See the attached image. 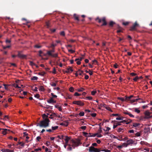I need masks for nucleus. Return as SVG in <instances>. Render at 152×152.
Listing matches in <instances>:
<instances>
[{"instance_id":"obj_44","label":"nucleus","mask_w":152,"mask_h":152,"mask_svg":"<svg viewBox=\"0 0 152 152\" xmlns=\"http://www.w3.org/2000/svg\"><path fill=\"white\" fill-rule=\"evenodd\" d=\"M126 120L127 121V123H126V124H128L132 122V120L130 119Z\"/></svg>"},{"instance_id":"obj_30","label":"nucleus","mask_w":152,"mask_h":152,"mask_svg":"<svg viewBox=\"0 0 152 152\" xmlns=\"http://www.w3.org/2000/svg\"><path fill=\"white\" fill-rule=\"evenodd\" d=\"M39 90L41 91H44V88L42 86H40L39 87Z\"/></svg>"},{"instance_id":"obj_35","label":"nucleus","mask_w":152,"mask_h":152,"mask_svg":"<svg viewBox=\"0 0 152 152\" xmlns=\"http://www.w3.org/2000/svg\"><path fill=\"white\" fill-rule=\"evenodd\" d=\"M69 91L71 92H73L74 91V88L73 87H71L69 88Z\"/></svg>"},{"instance_id":"obj_47","label":"nucleus","mask_w":152,"mask_h":152,"mask_svg":"<svg viewBox=\"0 0 152 152\" xmlns=\"http://www.w3.org/2000/svg\"><path fill=\"white\" fill-rule=\"evenodd\" d=\"M11 46L10 45H7V46H3V48L4 49H6L7 48H9Z\"/></svg>"},{"instance_id":"obj_25","label":"nucleus","mask_w":152,"mask_h":152,"mask_svg":"<svg viewBox=\"0 0 152 152\" xmlns=\"http://www.w3.org/2000/svg\"><path fill=\"white\" fill-rule=\"evenodd\" d=\"M58 126H52L51 127V129L53 131L56 130L58 129Z\"/></svg>"},{"instance_id":"obj_56","label":"nucleus","mask_w":152,"mask_h":152,"mask_svg":"<svg viewBox=\"0 0 152 152\" xmlns=\"http://www.w3.org/2000/svg\"><path fill=\"white\" fill-rule=\"evenodd\" d=\"M139 125V124L137 123H134L133 124V126L135 127H136L138 126Z\"/></svg>"},{"instance_id":"obj_50","label":"nucleus","mask_w":152,"mask_h":152,"mask_svg":"<svg viewBox=\"0 0 152 152\" xmlns=\"http://www.w3.org/2000/svg\"><path fill=\"white\" fill-rule=\"evenodd\" d=\"M101 151H104L105 152H111V151L110 150L107 149H104L102 150Z\"/></svg>"},{"instance_id":"obj_11","label":"nucleus","mask_w":152,"mask_h":152,"mask_svg":"<svg viewBox=\"0 0 152 152\" xmlns=\"http://www.w3.org/2000/svg\"><path fill=\"white\" fill-rule=\"evenodd\" d=\"M121 125L120 124V123L119 122H118L117 121V122H116L115 123H114V124L113 126V129H114L116 128L118 126H120Z\"/></svg>"},{"instance_id":"obj_19","label":"nucleus","mask_w":152,"mask_h":152,"mask_svg":"<svg viewBox=\"0 0 152 152\" xmlns=\"http://www.w3.org/2000/svg\"><path fill=\"white\" fill-rule=\"evenodd\" d=\"M50 21L49 20L45 22V25L47 28H49L50 26Z\"/></svg>"},{"instance_id":"obj_58","label":"nucleus","mask_w":152,"mask_h":152,"mask_svg":"<svg viewBox=\"0 0 152 152\" xmlns=\"http://www.w3.org/2000/svg\"><path fill=\"white\" fill-rule=\"evenodd\" d=\"M127 121L126 119V120H124L122 121H120V123H125L126 124V123H127Z\"/></svg>"},{"instance_id":"obj_21","label":"nucleus","mask_w":152,"mask_h":152,"mask_svg":"<svg viewBox=\"0 0 152 152\" xmlns=\"http://www.w3.org/2000/svg\"><path fill=\"white\" fill-rule=\"evenodd\" d=\"M50 115V116L49 117V118L51 119H52L53 117L56 116V114L55 113H52Z\"/></svg>"},{"instance_id":"obj_5","label":"nucleus","mask_w":152,"mask_h":152,"mask_svg":"<svg viewBox=\"0 0 152 152\" xmlns=\"http://www.w3.org/2000/svg\"><path fill=\"white\" fill-rule=\"evenodd\" d=\"M101 151L100 149H98L94 147L91 146L89 147V152H99Z\"/></svg>"},{"instance_id":"obj_28","label":"nucleus","mask_w":152,"mask_h":152,"mask_svg":"<svg viewBox=\"0 0 152 152\" xmlns=\"http://www.w3.org/2000/svg\"><path fill=\"white\" fill-rule=\"evenodd\" d=\"M38 78L37 77L33 76L31 78V80H37Z\"/></svg>"},{"instance_id":"obj_12","label":"nucleus","mask_w":152,"mask_h":152,"mask_svg":"<svg viewBox=\"0 0 152 152\" xmlns=\"http://www.w3.org/2000/svg\"><path fill=\"white\" fill-rule=\"evenodd\" d=\"M68 67H69L67 68V71H65V73H69L70 72V71H71V72L73 71V70L71 67L69 66Z\"/></svg>"},{"instance_id":"obj_63","label":"nucleus","mask_w":152,"mask_h":152,"mask_svg":"<svg viewBox=\"0 0 152 152\" xmlns=\"http://www.w3.org/2000/svg\"><path fill=\"white\" fill-rule=\"evenodd\" d=\"M86 98L89 100H91L92 99V97L91 96H87Z\"/></svg>"},{"instance_id":"obj_14","label":"nucleus","mask_w":152,"mask_h":152,"mask_svg":"<svg viewBox=\"0 0 152 152\" xmlns=\"http://www.w3.org/2000/svg\"><path fill=\"white\" fill-rule=\"evenodd\" d=\"M134 142V141L132 139H130L129 140H128L127 141V143L128 145H129L131 144H132Z\"/></svg>"},{"instance_id":"obj_8","label":"nucleus","mask_w":152,"mask_h":152,"mask_svg":"<svg viewBox=\"0 0 152 152\" xmlns=\"http://www.w3.org/2000/svg\"><path fill=\"white\" fill-rule=\"evenodd\" d=\"M47 54L49 56H51L52 57L54 58H57L58 57V53H56L54 54H52L50 53V52H47Z\"/></svg>"},{"instance_id":"obj_37","label":"nucleus","mask_w":152,"mask_h":152,"mask_svg":"<svg viewBox=\"0 0 152 152\" xmlns=\"http://www.w3.org/2000/svg\"><path fill=\"white\" fill-rule=\"evenodd\" d=\"M84 90H85L84 88H80V89H77V91L78 92H81V91H84Z\"/></svg>"},{"instance_id":"obj_39","label":"nucleus","mask_w":152,"mask_h":152,"mask_svg":"<svg viewBox=\"0 0 152 152\" xmlns=\"http://www.w3.org/2000/svg\"><path fill=\"white\" fill-rule=\"evenodd\" d=\"M18 144L21 145V146L23 147L24 146V143L22 142H18Z\"/></svg>"},{"instance_id":"obj_2","label":"nucleus","mask_w":152,"mask_h":152,"mask_svg":"<svg viewBox=\"0 0 152 152\" xmlns=\"http://www.w3.org/2000/svg\"><path fill=\"white\" fill-rule=\"evenodd\" d=\"M80 143V141L79 140L75 141L73 140H70V144L73 148H75V147L78 146Z\"/></svg>"},{"instance_id":"obj_9","label":"nucleus","mask_w":152,"mask_h":152,"mask_svg":"<svg viewBox=\"0 0 152 152\" xmlns=\"http://www.w3.org/2000/svg\"><path fill=\"white\" fill-rule=\"evenodd\" d=\"M2 130H3L2 132V133L4 135H5L7 133H8L7 131H10V130L8 129H2Z\"/></svg>"},{"instance_id":"obj_23","label":"nucleus","mask_w":152,"mask_h":152,"mask_svg":"<svg viewBox=\"0 0 152 152\" xmlns=\"http://www.w3.org/2000/svg\"><path fill=\"white\" fill-rule=\"evenodd\" d=\"M115 23L113 21H110L109 23V25L110 27H113Z\"/></svg>"},{"instance_id":"obj_40","label":"nucleus","mask_w":152,"mask_h":152,"mask_svg":"<svg viewBox=\"0 0 152 152\" xmlns=\"http://www.w3.org/2000/svg\"><path fill=\"white\" fill-rule=\"evenodd\" d=\"M51 94L52 96L51 98H53H53H56L57 97V96L56 95H54L53 93H51Z\"/></svg>"},{"instance_id":"obj_46","label":"nucleus","mask_w":152,"mask_h":152,"mask_svg":"<svg viewBox=\"0 0 152 152\" xmlns=\"http://www.w3.org/2000/svg\"><path fill=\"white\" fill-rule=\"evenodd\" d=\"M50 85L53 87H55L56 86V84L53 82L51 83H50Z\"/></svg>"},{"instance_id":"obj_55","label":"nucleus","mask_w":152,"mask_h":152,"mask_svg":"<svg viewBox=\"0 0 152 152\" xmlns=\"http://www.w3.org/2000/svg\"><path fill=\"white\" fill-rule=\"evenodd\" d=\"M130 75L132 76H135L137 75V74L134 72H132L130 74Z\"/></svg>"},{"instance_id":"obj_33","label":"nucleus","mask_w":152,"mask_h":152,"mask_svg":"<svg viewBox=\"0 0 152 152\" xmlns=\"http://www.w3.org/2000/svg\"><path fill=\"white\" fill-rule=\"evenodd\" d=\"M45 74V72H39L38 74L41 76H43Z\"/></svg>"},{"instance_id":"obj_64","label":"nucleus","mask_w":152,"mask_h":152,"mask_svg":"<svg viewBox=\"0 0 152 152\" xmlns=\"http://www.w3.org/2000/svg\"><path fill=\"white\" fill-rule=\"evenodd\" d=\"M74 95L75 96H78L80 95V94L77 92H75Z\"/></svg>"},{"instance_id":"obj_24","label":"nucleus","mask_w":152,"mask_h":152,"mask_svg":"<svg viewBox=\"0 0 152 152\" xmlns=\"http://www.w3.org/2000/svg\"><path fill=\"white\" fill-rule=\"evenodd\" d=\"M66 99H71L72 98V96L71 95H69V94H67L66 95V97H64Z\"/></svg>"},{"instance_id":"obj_6","label":"nucleus","mask_w":152,"mask_h":152,"mask_svg":"<svg viewBox=\"0 0 152 152\" xmlns=\"http://www.w3.org/2000/svg\"><path fill=\"white\" fill-rule=\"evenodd\" d=\"M139 26V25L137 23V22L136 21L133 24L132 26L130 27V30L131 31L136 30V28Z\"/></svg>"},{"instance_id":"obj_52","label":"nucleus","mask_w":152,"mask_h":152,"mask_svg":"<svg viewBox=\"0 0 152 152\" xmlns=\"http://www.w3.org/2000/svg\"><path fill=\"white\" fill-rule=\"evenodd\" d=\"M134 111L135 112L137 113H139L140 112V110H138L137 108H135V109Z\"/></svg>"},{"instance_id":"obj_32","label":"nucleus","mask_w":152,"mask_h":152,"mask_svg":"<svg viewBox=\"0 0 152 152\" xmlns=\"http://www.w3.org/2000/svg\"><path fill=\"white\" fill-rule=\"evenodd\" d=\"M118 99L121 100L122 102H124L125 101H127V100H125V99H124V98L123 97H119Z\"/></svg>"},{"instance_id":"obj_53","label":"nucleus","mask_w":152,"mask_h":152,"mask_svg":"<svg viewBox=\"0 0 152 152\" xmlns=\"http://www.w3.org/2000/svg\"><path fill=\"white\" fill-rule=\"evenodd\" d=\"M96 93V91H91V94L92 95H94Z\"/></svg>"},{"instance_id":"obj_15","label":"nucleus","mask_w":152,"mask_h":152,"mask_svg":"<svg viewBox=\"0 0 152 152\" xmlns=\"http://www.w3.org/2000/svg\"><path fill=\"white\" fill-rule=\"evenodd\" d=\"M134 97V96L132 95H131L129 96H125V100H127V101H129L131 100V99L133 97Z\"/></svg>"},{"instance_id":"obj_17","label":"nucleus","mask_w":152,"mask_h":152,"mask_svg":"<svg viewBox=\"0 0 152 152\" xmlns=\"http://www.w3.org/2000/svg\"><path fill=\"white\" fill-rule=\"evenodd\" d=\"M70 139L68 137V136H65V137L64 138V140L65 141V143L66 144H68L69 142V140Z\"/></svg>"},{"instance_id":"obj_41","label":"nucleus","mask_w":152,"mask_h":152,"mask_svg":"<svg viewBox=\"0 0 152 152\" xmlns=\"http://www.w3.org/2000/svg\"><path fill=\"white\" fill-rule=\"evenodd\" d=\"M86 126H81L80 127V128L81 129H82L84 131L86 129Z\"/></svg>"},{"instance_id":"obj_49","label":"nucleus","mask_w":152,"mask_h":152,"mask_svg":"<svg viewBox=\"0 0 152 152\" xmlns=\"http://www.w3.org/2000/svg\"><path fill=\"white\" fill-rule=\"evenodd\" d=\"M83 74L85 75V79L86 80L88 79L89 78L88 76L86 75V74L83 73Z\"/></svg>"},{"instance_id":"obj_36","label":"nucleus","mask_w":152,"mask_h":152,"mask_svg":"<svg viewBox=\"0 0 152 152\" xmlns=\"http://www.w3.org/2000/svg\"><path fill=\"white\" fill-rule=\"evenodd\" d=\"M124 117H117L116 118V119L117 120H123Z\"/></svg>"},{"instance_id":"obj_31","label":"nucleus","mask_w":152,"mask_h":152,"mask_svg":"<svg viewBox=\"0 0 152 152\" xmlns=\"http://www.w3.org/2000/svg\"><path fill=\"white\" fill-rule=\"evenodd\" d=\"M68 146L69 147L67 148V150L69 151H71L72 149V148L71 147V146H72L71 145L69 144L68 145Z\"/></svg>"},{"instance_id":"obj_27","label":"nucleus","mask_w":152,"mask_h":152,"mask_svg":"<svg viewBox=\"0 0 152 152\" xmlns=\"http://www.w3.org/2000/svg\"><path fill=\"white\" fill-rule=\"evenodd\" d=\"M64 136L62 135H58L57 136V137L59 138V139H64Z\"/></svg>"},{"instance_id":"obj_3","label":"nucleus","mask_w":152,"mask_h":152,"mask_svg":"<svg viewBox=\"0 0 152 152\" xmlns=\"http://www.w3.org/2000/svg\"><path fill=\"white\" fill-rule=\"evenodd\" d=\"M96 20H98L99 23H100L102 21L103 22V24L102 25V26H106L107 25V23L106 20V18L105 17H103L101 19L99 18V17H97L95 19Z\"/></svg>"},{"instance_id":"obj_13","label":"nucleus","mask_w":152,"mask_h":152,"mask_svg":"<svg viewBox=\"0 0 152 152\" xmlns=\"http://www.w3.org/2000/svg\"><path fill=\"white\" fill-rule=\"evenodd\" d=\"M1 151L3 152H14V150H10L8 149H2Z\"/></svg>"},{"instance_id":"obj_45","label":"nucleus","mask_w":152,"mask_h":152,"mask_svg":"<svg viewBox=\"0 0 152 152\" xmlns=\"http://www.w3.org/2000/svg\"><path fill=\"white\" fill-rule=\"evenodd\" d=\"M139 79V77L138 76L136 77L133 80L135 81H137V80Z\"/></svg>"},{"instance_id":"obj_20","label":"nucleus","mask_w":152,"mask_h":152,"mask_svg":"<svg viewBox=\"0 0 152 152\" xmlns=\"http://www.w3.org/2000/svg\"><path fill=\"white\" fill-rule=\"evenodd\" d=\"M73 17L75 20L77 21H79V20L78 18V16L77 14H75L74 15Z\"/></svg>"},{"instance_id":"obj_54","label":"nucleus","mask_w":152,"mask_h":152,"mask_svg":"<svg viewBox=\"0 0 152 152\" xmlns=\"http://www.w3.org/2000/svg\"><path fill=\"white\" fill-rule=\"evenodd\" d=\"M122 145H123V146H124L125 147H126L128 145L127 143L126 142L123 143Z\"/></svg>"},{"instance_id":"obj_18","label":"nucleus","mask_w":152,"mask_h":152,"mask_svg":"<svg viewBox=\"0 0 152 152\" xmlns=\"http://www.w3.org/2000/svg\"><path fill=\"white\" fill-rule=\"evenodd\" d=\"M60 125L67 126L68 125V122L67 121H64V122L60 123Z\"/></svg>"},{"instance_id":"obj_48","label":"nucleus","mask_w":152,"mask_h":152,"mask_svg":"<svg viewBox=\"0 0 152 152\" xmlns=\"http://www.w3.org/2000/svg\"><path fill=\"white\" fill-rule=\"evenodd\" d=\"M84 112H80L79 114V115L80 116H83L84 115Z\"/></svg>"},{"instance_id":"obj_16","label":"nucleus","mask_w":152,"mask_h":152,"mask_svg":"<svg viewBox=\"0 0 152 152\" xmlns=\"http://www.w3.org/2000/svg\"><path fill=\"white\" fill-rule=\"evenodd\" d=\"M83 134L84 135H85L86 137H91V133H88L87 132H83Z\"/></svg>"},{"instance_id":"obj_57","label":"nucleus","mask_w":152,"mask_h":152,"mask_svg":"<svg viewBox=\"0 0 152 152\" xmlns=\"http://www.w3.org/2000/svg\"><path fill=\"white\" fill-rule=\"evenodd\" d=\"M34 47L37 48H40L41 47V46L40 45H35Z\"/></svg>"},{"instance_id":"obj_22","label":"nucleus","mask_w":152,"mask_h":152,"mask_svg":"<svg viewBox=\"0 0 152 152\" xmlns=\"http://www.w3.org/2000/svg\"><path fill=\"white\" fill-rule=\"evenodd\" d=\"M53 98H50V99L47 100V102L49 103H52L53 101Z\"/></svg>"},{"instance_id":"obj_62","label":"nucleus","mask_w":152,"mask_h":152,"mask_svg":"<svg viewBox=\"0 0 152 152\" xmlns=\"http://www.w3.org/2000/svg\"><path fill=\"white\" fill-rule=\"evenodd\" d=\"M57 45L56 44H54V43H52L51 45V48H53V47H55Z\"/></svg>"},{"instance_id":"obj_10","label":"nucleus","mask_w":152,"mask_h":152,"mask_svg":"<svg viewBox=\"0 0 152 152\" xmlns=\"http://www.w3.org/2000/svg\"><path fill=\"white\" fill-rule=\"evenodd\" d=\"M17 56L21 58H25L26 57V56L21 54L20 52H18V54Z\"/></svg>"},{"instance_id":"obj_51","label":"nucleus","mask_w":152,"mask_h":152,"mask_svg":"<svg viewBox=\"0 0 152 152\" xmlns=\"http://www.w3.org/2000/svg\"><path fill=\"white\" fill-rule=\"evenodd\" d=\"M107 129L105 130V129H104L103 130L105 132H107L109 131L110 129V127H107Z\"/></svg>"},{"instance_id":"obj_43","label":"nucleus","mask_w":152,"mask_h":152,"mask_svg":"<svg viewBox=\"0 0 152 152\" xmlns=\"http://www.w3.org/2000/svg\"><path fill=\"white\" fill-rule=\"evenodd\" d=\"M129 24V22H124L122 23L123 25L125 26H127V25H128Z\"/></svg>"},{"instance_id":"obj_60","label":"nucleus","mask_w":152,"mask_h":152,"mask_svg":"<svg viewBox=\"0 0 152 152\" xmlns=\"http://www.w3.org/2000/svg\"><path fill=\"white\" fill-rule=\"evenodd\" d=\"M60 34L63 36H64L65 34L64 31H62L60 33Z\"/></svg>"},{"instance_id":"obj_42","label":"nucleus","mask_w":152,"mask_h":152,"mask_svg":"<svg viewBox=\"0 0 152 152\" xmlns=\"http://www.w3.org/2000/svg\"><path fill=\"white\" fill-rule=\"evenodd\" d=\"M135 135L136 136L139 137L141 135V133L138 132L135 133Z\"/></svg>"},{"instance_id":"obj_4","label":"nucleus","mask_w":152,"mask_h":152,"mask_svg":"<svg viewBox=\"0 0 152 152\" xmlns=\"http://www.w3.org/2000/svg\"><path fill=\"white\" fill-rule=\"evenodd\" d=\"M144 114L145 115V118L146 119H148L152 118V112H150L147 110L145 112Z\"/></svg>"},{"instance_id":"obj_34","label":"nucleus","mask_w":152,"mask_h":152,"mask_svg":"<svg viewBox=\"0 0 152 152\" xmlns=\"http://www.w3.org/2000/svg\"><path fill=\"white\" fill-rule=\"evenodd\" d=\"M105 108L106 109H107V110L109 111H110L113 112L112 110L109 107L106 106V107H105Z\"/></svg>"},{"instance_id":"obj_61","label":"nucleus","mask_w":152,"mask_h":152,"mask_svg":"<svg viewBox=\"0 0 152 152\" xmlns=\"http://www.w3.org/2000/svg\"><path fill=\"white\" fill-rule=\"evenodd\" d=\"M30 64L31 66H34V65H35V64L32 61H30Z\"/></svg>"},{"instance_id":"obj_7","label":"nucleus","mask_w":152,"mask_h":152,"mask_svg":"<svg viewBox=\"0 0 152 152\" xmlns=\"http://www.w3.org/2000/svg\"><path fill=\"white\" fill-rule=\"evenodd\" d=\"M72 103L80 106H82L84 105V103L80 101H74L72 102Z\"/></svg>"},{"instance_id":"obj_1","label":"nucleus","mask_w":152,"mask_h":152,"mask_svg":"<svg viewBox=\"0 0 152 152\" xmlns=\"http://www.w3.org/2000/svg\"><path fill=\"white\" fill-rule=\"evenodd\" d=\"M49 122L50 120L48 118H45L43 120L40 121L39 123H37V126L45 128L49 126Z\"/></svg>"},{"instance_id":"obj_26","label":"nucleus","mask_w":152,"mask_h":152,"mask_svg":"<svg viewBox=\"0 0 152 152\" xmlns=\"http://www.w3.org/2000/svg\"><path fill=\"white\" fill-rule=\"evenodd\" d=\"M42 117L43 119H44L45 118H48V115H46L45 114H44L42 115Z\"/></svg>"},{"instance_id":"obj_59","label":"nucleus","mask_w":152,"mask_h":152,"mask_svg":"<svg viewBox=\"0 0 152 152\" xmlns=\"http://www.w3.org/2000/svg\"><path fill=\"white\" fill-rule=\"evenodd\" d=\"M146 143V142H144V141H141L140 142V144L141 145H145Z\"/></svg>"},{"instance_id":"obj_29","label":"nucleus","mask_w":152,"mask_h":152,"mask_svg":"<svg viewBox=\"0 0 152 152\" xmlns=\"http://www.w3.org/2000/svg\"><path fill=\"white\" fill-rule=\"evenodd\" d=\"M117 132H123L124 131V129L121 128H119L117 130Z\"/></svg>"},{"instance_id":"obj_38","label":"nucleus","mask_w":152,"mask_h":152,"mask_svg":"<svg viewBox=\"0 0 152 152\" xmlns=\"http://www.w3.org/2000/svg\"><path fill=\"white\" fill-rule=\"evenodd\" d=\"M124 137L123 136H119V138H117V139L120 141L123 140V137Z\"/></svg>"}]
</instances>
